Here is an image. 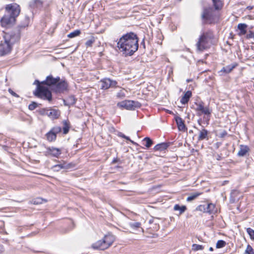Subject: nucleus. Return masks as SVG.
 I'll use <instances>...</instances> for the list:
<instances>
[{"mask_svg": "<svg viewBox=\"0 0 254 254\" xmlns=\"http://www.w3.org/2000/svg\"><path fill=\"white\" fill-rule=\"evenodd\" d=\"M117 47L125 57L131 56L138 48V38L133 32L124 34L117 42Z\"/></svg>", "mask_w": 254, "mask_h": 254, "instance_id": "f257e3e1", "label": "nucleus"}, {"mask_svg": "<svg viewBox=\"0 0 254 254\" xmlns=\"http://www.w3.org/2000/svg\"><path fill=\"white\" fill-rule=\"evenodd\" d=\"M20 12V7L17 3H12L6 5L5 13L0 20L1 26L9 28L13 25Z\"/></svg>", "mask_w": 254, "mask_h": 254, "instance_id": "f03ea898", "label": "nucleus"}, {"mask_svg": "<svg viewBox=\"0 0 254 254\" xmlns=\"http://www.w3.org/2000/svg\"><path fill=\"white\" fill-rule=\"evenodd\" d=\"M43 83L49 86L55 94H64L69 90L67 81L64 78H61L60 76L54 77L53 75L47 76Z\"/></svg>", "mask_w": 254, "mask_h": 254, "instance_id": "7ed1b4c3", "label": "nucleus"}, {"mask_svg": "<svg viewBox=\"0 0 254 254\" xmlns=\"http://www.w3.org/2000/svg\"><path fill=\"white\" fill-rule=\"evenodd\" d=\"M33 84L36 85V88L33 91V94L36 97L43 100L48 101L51 103L53 101L52 91L50 89V87L43 83L42 81H40L36 79Z\"/></svg>", "mask_w": 254, "mask_h": 254, "instance_id": "20e7f679", "label": "nucleus"}, {"mask_svg": "<svg viewBox=\"0 0 254 254\" xmlns=\"http://www.w3.org/2000/svg\"><path fill=\"white\" fill-rule=\"evenodd\" d=\"M214 37L213 32L211 30L202 32L196 44L197 50L200 52H203L209 48L210 41L214 39Z\"/></svg>", "mask_w": 254, "mask_h": 254, "instance_id": "39448f33", "label": "nucleus"}, {"mask_svg": "<svg viewBox=\"0 0 254 254\" xmlns=\"http://www.w3.org/2000/svg\"><path fill=\"white\" fill-rule=\"evenodd\" d=\"M200 17L203 24H213L218 19L213 8L210 6H202Z\"/></svg>", "mask_w": 254, "mask_h": 254, "instance_id": "423d86ee", "label": "nucleus"}, {"mask_svg": "<svg viewBox=\"0 0 254 254\" xmlns=\"http://www.w3.org/2000/svg\"><path fill=\"white\" fill-rule=\"evenodd\" d=\"M21 31L16 27L11 31L5 33L3 38L5 42H7L13 47L14 44L19 41Z\"/></svg>", "mask_w": 254, "mask_h": 254, "instance_id": "0eeeda50", "label": "nucleus"}, {"mask_svg": "<svg viewBox=\"0 0 254 254\" xmlns=\"http://www.w3.org/2000/svg\"><path fill=\"white\" fill-rule=\"evenodd\" d=\"M117 106L121 109L134 110L136 108H139L141 106V104L138 101L126 100L118 102Z\"/></svg>", "mask_w": 254, "mask_h": 254, "instance_id": "6e6552de", "label": "nucleus"}, {"mask_svg": "<svg viewBox=\"0 0 254 254\" xmlns=\"http://www.w3.org/2000/svg\"><path fill=\"white\" fill-rule=\"evenodd\" d=\"M41 116H47L52 120H56L59 118L61 116V111L58 109L52 108H41L37 111Z\"/></svg>", "mask_w": 254, "mask_h": 254, "instance_id": "1a4fd4ad", "label": "nucleus"}, {"mask_svg": "<svg viewBox=\"0 0 254 254\" xmlns=\"http://www.w3.org/2000/svg\"><path fill=\"white\" fill-rule=\"evenodd\" d=\"M99 83L100 88L102 90H107L110 88H117L119 87L117 81L112 80L109 78H104L101 79Z\"/></svg>", "mask_w": 254, "mask_h": 254, "instance_id": "9d476101", "label": "nucleus"}, {"mask_svg": "<svg viewBox=\"0 0 254 254\" xmlns=\"http://www.w3.org/2000/svg\"><path fill=\"white\" fill-rule=\"evenodd\" d=\"M61 131L62 128L60 127L55 126L53 127L45 135L47 140L49 142L56 141L57 134L61 132Z\"/></svg>", "mask_w": 254, "mask_h": 254, "instance_id": "9b49d317", "label": "nucleus"}, {"mask_svg": "<svg viewBox=\"0 0 254 254\" xmlns=\"http://www.w3.org/2000/svg\"><path fill=\"white\" fill-rule=\"evenodd\" d=\"M195 104L196 106L195 110L198 112V115L203 114L210 118L212 111L209 109L208 107H204V103L202 101H200L199 103H195Z\"/></svg>", "mask_w": 254, "mask_h": 254, "instance_id": "f8f14e48", "label": "nucleus"}, {"mask_svg": "<svg viewBox=\"0 0 254 254\" xmlns=\"http://www.w3.org/2000/svg\"><path fill=\"white\" fill-rule=\"evenodd\" d=\"M12 49L9 44L4 42L0 44V56H3L9 54Z\"/></svg>", "mask_w": 254, "mask_h": 254, "instance_id": "ddd939ff", "label": "nucleus"}, {"mask_svg": "<svg viewBox=\"0 0 254 254\" xmlns=\"http://www.w3.org/2000/svg\"><path fill=\"white\" fill-rule=\"evenodd\" d=\"M62 153L60 149L54 147H48L45 152L46 155H51L55 157H58Z\"/></svg>", "mask_w": 254, "mask_h": 254, "instance_id": "4468645a", "label": "nucleus"}, {"mask_svg": "<svg viewBox=\"0 0 254 254\" xmlns=\"http://www.w3.org/2000/svg\"><path fill=\"white\" fill-rule=\"evenodd\" d=\"M175 120L179 130L185 131L186 130H187V128L185 124V121L181 117L175 116Z\"/></svg>", "mask_w": 254, "mask_h": 254, "instance_id": "2eb2a0df", "label": "nucleus"}, {"mask_svg": "<svg viewBox=\"0 0 254 254\" xmlns=\"http://www.w3.org/2000/svg\"><path fill=\"white\" fill-rule=\"evenodd\" d=\"M199 134L197 138L198 141H201L203 140H208V131L205 129L203 126L201 129H198Z\"/></svg>", "mask_w": 254, "mask_h": 254, "instance_id": "dca6fc26", "label": "nucleus"}, {"mask_svg": "<svg viewBox=\"0 0 254 254\" xmlns=\"http://www.w3.org/2000/svg\"><path fill=\"white\" fill-rule=\"evenodd\" d=\"M92 247L95 250H104L107 249L106 244L103 239L99 240L92 245Z\"/></svg>", "mask_w": 254, "mask_h": 254, "instance_id": "f3484780", "label": "nucleus"}, {"mask_svg": "<svg viewBox=\"0 0 254 254\" xmlns=\"http://www.w3.org/2000/svg\"><path fill=\"white\" fill-rule=\"evenodd\" d=\"M170 142H162L156 145L153 149L154 151H162L166 150L169 146Z\"/></svg>", "mask_w": 254, "mask_h": 254, "instance_id": "a211bd4d", "label": "nucleus"}, {"mask_svg": "<svg viewBox=\"0 0 254 254\" xmlns=\"http://www.w3.org/2000/svg\"><path fill=\"white\" fill-rule=\"evenodd\" d=\"M250 148L247 145H240V150L237 153V155L239 157L245 156L250 151Z\"/></svg>", "mask_w": 254, "mask_h": 254, "instance_id": "6ab92c4d", "label": "nucleus"}, {"mask_svg": "<svg viewBox=\"0 0 254 254\" xmlns=\"http://www.w3.org/2000/svg\"><path fill=\"white\" fill-rule=\"evenodd\" d=\"M29 22V17L28 15H25L21 23L20 24H19L16 27V28H18L20 31H21L22 29H24L25 27L28 26Z\"/></svg>", "mask_w": 254, "mask_h": 254, "instance_id": "aec40b11", "label": "nucleus"}, {"mask_svg": "<svg viewBox=\"0 0 254 254\" xmlns=\"http://www.w3.org/2000/svg\"><path fill=\"white\" fill-rule=\"evenodd\" d=\"M248 25L245 23H239L238 24L237 27L239 31L238 35L240 36L244 35L247 33V28Z\"/></svg>", "mask_w": 254, "mask_h": 254, "instance_id": "412c9836", "label": "nucleus"}, {"mask_svg": "<svg viewBox=\"0 0 254 254\" xmlns=\"http://www.w3.org/2000/svg\"><path fill=\"white\" fill-rule=\"evenodd\" d=\"M191 95L192 93L190 91L188 90L187 92H186L180 100L181 103L182 104H187Z\"/></svg>", "mask_w": 254, "mask_h": 254, "instance_id": "4be33fe9", "label": "nucleus"}, {"mask_svg": "<svg viewBox=\"0 0 254 254\" xmlns=\"http://www.w3.org/2000/svg\"><path fill=\"white\" fill-rule=\"evenodd\" d=\"M103 240L106 244V246L108 249L114 242V237L112 235H107L104 236Z\"/></svg>", "mask_w": 254, "mask_h": 254, "instance_id": "5701e85b", "label": "nucleus"}, {"mask_svg": "<svg viewBox=\"0 0 254 254\" xmlns=\"http://www.w3.org/2000/svg\"><path fill=\"white\" fill-rule=\"evenodd\" d=\"M206 205V212L209 214H215L216 212L215 205L212 203H207Z\"/></svg>", "mask_w": 254, "mask_h": 254, "instance_id": "b1692460", "label": "nucleus"}, {"mask_svg": "<svg viewBox=\"0 0 254 254\" xmlns=\"http://www.w3.org/2000/svg\"><path fill=\"white\" fill-rule=\"evenodd\" d=\"M238 66V64L234 63L228 65L223 67L221 70L220 72H223L225 73H229L231 72L234 68Z\"/></svg>", "mask_w": 254, "mask_h": 254, "instance_id": "393cba45", "label": "nucleus"}, {"mask_svg": "<svg viewBox=\"0 0 254 254\" xmlns=\"http://www.w3.org/2000/svg\"><path fill=\"white\" fill-rule=\"evenodd\" d=\"M214 8L216 10H221L223 6V3L221 0H212Z\"/></svg>", "mask_w": 254, "mask_h": 254, "instance_id": "a878e982", "label": "nucleus"}, {"mask_svg": "<svg viewBox=\"0 0 254 254\" xmlns=\"http://www.w3.org/2000/svg\"><path fill=\"white\" fill-rule=\"evenodd\" d=\"M43 2L42 0H32L29 5L32 8H38L42 7Z\"/></svg>", "mask_w": 254, "mask_h": 254, "instance_id": "bb28decb", "label": "nucleus"}, {"mask_svg": "<svg viewBox=\"0 0 254 254\" xmlns=\"http://www.w3.org/2000/svg\"><path fill=\"white\" fill-rule=\"evenodd\" d=\"M63 124L64 125L63 127V133L64 134H66L69 130L70 127V123L68 120H64L63 121Z\"/></svg>", "mask_w": 254, "mask_h": 254, "instance_id": "cd10ccee", "label": "nucleus"}, {"mask_svg": "<svg viewBox=\"0 0 254 254\" xmlns=\"http://www.w3.org/2000/svg\"><path fill=\"white\" fill-rule=\"evenodd\" d=\"M187 209V206L185 205L180 206L179 204H176L174 206V210L179 211V215H181L184 213Z\"/></svg>", "mask_w": 254, "mask_h": 254, "instance_id": "c85d7f7f", "label": "nucleus"}, {"mask_svg": "<svg viewBox=\"0 0 254 254\" xmlns=\"http://www.w3.org/2000/svg\"><path fill=\"white\" fill-rule=\"evenodd\" d=\"M68 103L66 104V106L70 107L71 106H73L75 104L77 99L75 97L74 95H70L67 98Z\"/></svg>", "mask_w": 254, "mask_h": 254, "instance_id": "c756f323", "label": "nucleus"}, {"mask_svg": "<svg viewBox=\"0 0 254 254\" xmlns=\"http://www.w3.org/2000/svg\"><path fill=\"white\" fill-rule=\"evenodd\" d=\"M142 141L144 142L143 144L146 148H150L153 144V140L149 137L144 138Z\"/></svg>", "mask_w": 254, "mask_h": 254, "instance_id": "7c9ffc66", "label": "nucleus"}, {"mask_svg": "<svg viewBox=\"0 0 254 254\" xmlns=\"http://www.w3.org/2000/svg\"><path fill=\"white\" fill-rule=\"evenodd\" d=\"M202 193L201 192H195L190 194L187 198V201H191L192 200L196 198L198 196L201 195Z\"/></svg>", "mask_w": 254, "mask_h": 254, "instance_id": "2f4dec72", "label": "nucleus"}, {"mask_svg": "<svg viewBox=\"0 0 254 254\" xmlns=\"http://www.w3.org/2000/svg\"><path fill=\"white\" fill-rule=\"evenodd\" d=\"M206 247V245H200L194 244L192 245V250L193 251H198V250H202Z\"/></svg>", "mask_w": 254, "mask_h": 254, "instance_id": "473e14b6", "label": "nucleus"}, {"mask_svg": "<svg viewBox=\"0 0 254 254\" xmlns=\"http://www.w3.org/2000/svg\"><path fill=\"white\" fill-rule=\"evenodd\" d=\"M81 33V31L80 30H76L70 33L68 35L67 37L70 38L75 37L78 35H80Z\"/></svg>", "mask_w": 254, "mask_h": 254, "instance_id": "72a5a7b5", "label": "nucleus"}, {"mask_svg": "<svg viewBox=\"0 0 254 254\" xmlns=\"http://www.w3.org/2000/svg\"><path fill=\"white\" fill-rule=\"evenodd\" d=\"M238 193V191L236 190H233L230 194V202L234 203L235 201V197L236 195Z\"/></svg>", "mask_w": 254, "mask_h": 254, "instance_id": "f704fd0d", "label": "nucleus"}, {"mask_svg": "<svg viewBox=\"0 0 254 254\" xmlns=\"http://www.w3.org/2000/svg\"><path fill=\"white\" fill-rule=\"evenodd\" d=\"M226 245L225 241L222 240H218L216 245V248L217 249H220L224 247Z\"/></svg>", "mask_w": 254, "mask_h": 254, "instance_id": "c9c22d12", "label": "nucleus"}, {"mask_svg": "<svg viewBox=\"0 0 254 254\" xmlns=\"http://www.w3.org/2000/svg\"><path fill=\"white\" fill-rule=\"evenodd\" d=\"M95 39L93 36H92L90 39L88 40L85 43V46L87 47H91L92 46V44L95 42Z\"/></svg>", "mask_w": 254, "mask_h": 254, "instance_id": "e433bc0d", "label": "nucleus"}, {"mask_svg": "<svg viewBox=\"0 0 254 254\" xmlns=\"http://www.w3.org/2000/svg\"><path fill=\"white\" fill-rule=\"evenodd\" d=\"M246 231L249 234L250 239L252 241H254V230L251 228H247Z\"/></svg>", "mask_w": 254, "mask_h": 254, "instance_id": "4c0bfd02", "label": "nucleus"}, {"mask_svg": "<svg viewBox=\"0 0 254 254\" xmlns=\"http://www.w3.org/2000/svg\"><path fill=\"white\" fill-rule=\"evenodd\" d=\"M63 163L55 165L52 167V169L56 172H58L62 169H64Z\"/></svg>", "mask_w": 254, "mask_h": 254, "instance_id": "58836bf2", "label": "nucleus"}, {"mask_svg": "<svg viewBox=\"0 0 254 254\" xmlns=\"http://www.w3.org/2000/svg\"><path fill=\"white\" fill-rule=\"evenodd\" d=\"M244 254H254V250L249 244L247 245Z\"/></svg>", "mask_w": 254, "mask_h": 254, "instance_id": "ea45409f", "label": "nucleus"}, {"mask_svg": "<svg viewBox=\"0 0 254 254\" xmlns=\"http://www.w3.org/2000/svg\"><path fill=\"white\" fill-rule=\"evenodd\" d=\"M206 205L205 204H200L198 205L196 208V210L197 211H200L201 212H202L203 213H206Z\"/></svg>", "mask_w": 254, "mask_h": 254, "instance_id": "a19ab883", "label": "nucleus"}, {"mask_svg": "<svg viewBox=\"0 0 254 254\" xmlns=\"http://www.w3.org/2000/svg\"><path fill=\"white\" fill-rule=\"evenodd\" d=\"M43 199L40 197L36 198L32 200V203L33 204H40L42 203Z\"/></svg>", "mask_w": 254, "mask_h": 254, "instance_id": "79ce46f5", "label": "nucleus"}, {"mask_svg": "<svg viewBox=\"0 0 254 254\" xmlns=\"http://www.w3.org/2000/svg\"><path fill=\"white\" fill-rule=\"evenodd\" d=\"M129 226L134 229L138 228L141 226V223L138 222H131L129 223Z\"/></svg>", "mask_w": 254, "mask_h": 254, "instance_id": "37998d69", "label": "nucleus"}, {"mask_svg": "<svg viewBox=\"0 0 254 254\" xmlns=\"http://www.w3.org/2000/svg\"><path fill=\"white\" fill-rule=\"evenodd\" d=\"M64 169H70L75 167V165L73 163H67L66 162H63Z\"/></svg>", "mask_w": 254, "mask_h": 254, "instance_id": "c03bdc74", "label": "nucleus"}, {"mask_svg": "<svg viewBox=\"0 0 254 254\" xmlns=\"http://www.w3.org/2000/svg\"><path fill=\"white\" fill-rule=\"evenodd\" d=\"M38 106V104L36 102H32L31 104H30L28 106V109L31 110H34Z\"/></svg>", "mask_w": 254, "mask_h": 254, "instance_id": "a18cd8bd", "label": "nucleus"}, {"mask_svg": "<svg viewBox=\"0 0 254 254\" xmlns=\"http://www.w3.org/2000/svg\"><path fill=\"white\" fill-rule=\"evenodd\" d=\"M246 38L247 39L254 38V32L252 31H250L249 33L247 35Z\"/></svg>", "mask_w": 254, "mask_h": 254, "instance_id": "49530a36", "label": "nucleus"}, {"mask_svg": "<svg viewBox=\"0 0 254 254\" xmlns=\"http://www.w3.org/2000/svg\"><path fill=\"white\" fill-rule=\"evenodd\" d=\"M8 91L9 93L13 96L16 97V98H18L19 97V96L17 93L14 92L11 89L9 88Z\"/></svg>", "mask_w": 254, "mask_h": 254, "instance_id": "de8ad7c7", "label": "nucleus"}, {"mask_svg": "<svg viewBox=\"0 0 254 254\" xmlns=\"http://www.w3.org/2000/svg\"><path fill=\"white\" fill-rule=\"evenodd\" d=\"M118 135L121 137H122L123 138L127 139V140H130V138L128 136L125 135L122 132H119Z\"/></svg>", "mask_w": 254, "mask_h": 254, "instance_id": "09e8293b", "label": "nucleus"}, {"mask_svg": "<svg viewBox=\"0 0 254 254\" xmlns=\"http://www.w3.org/2000/svg\"><path fill=\"white\" fill-rule=\"evenodd\" d=\"M227 134V132L226 130L222 131L219 135V136L221 138L224 137Z\"/></svg>", "mask_w": 254, "mask_h": 254, "instance_id": "8fccbe9b", "label": "nucleus"}, {"mask_svg": "<svg viewBox=\"0 0 254 254\" xmlns=\"http://www.w3.org/2000/svg\"><path fill=\"white\" fill-rule=\"evenodd\" d=\"M117 96L118 97H125V95L123 92L120 91V92L118 93Z\"/></svg>", "mask_w": 254, "mask_h": 254, "instance_id": "3c124183", "label": "nucleus"}, {"mask_svg": "<svg viewBox=\"0 0 254 254\" xmlns=\"http://www.w3.org/2000/svg\"><path fill=\"white\" fill-rule=\"evenodd\" d=\"M216 159L217 160H221L222 159V154H217L216 156Z\"/></svg>", "mask_w": 254, "mask_h": 254, "instance_id": "603ef678", "label": "nucleus"}, {"mask_svg": "<svg viewBox=\"0 0 254 254\" xmlns=\"http://www.w3.org/2000/svg\"><path fill=\"white\" fill-rule=\"evenodd\" d=\"M129 141H130L133 144L136 145V146H139V147H141L138 143L134 142L133 141L131 140L130 139V140H129Z\"/></svg>", "mask_w": 254, "mask_h": 254, "instance_id": "864d4df0", "label": "nucleus"}, {"mask_svg": "<svg viewBox=\"0 0 254 254\" xmlns=\"http://www.w3.org/2000/svg\"><path fill=\"white\" fill-rule=\"evenodd\" d=\"M129 141H130L133 144L136 145V146H139V147H141L138 143L134 142L133 141L131 140L130 139V140H129Z\"/></svg>", "mask_w": 254, "mask_h": 254, "instance_id": "5fc2aeb1", "label": "nucleus"}, {"mask_svg": "<svg viewBox=\"0 0 254 254\" xmlns=\"http://www.w3.org/2000/svg\"><path fill=\"white\" fill-rule=\"evenodd\" d=\"M140 45H141V46H143L144 49L145 48V42H144V39H143L142 40V42H141Z\"/></svg>", "mask_w": 254, "mask_h": 254, "instance_id": "6e6d98bb", "label": "nucleus"}, {"mask_svg": "<svg viewBox=\"0 0 254 254\" xmlns=\"http://www.w3.org/2000/svg\"><path fill=\"white\" fill-rule=\"evenodd\" d=\"M119 160V159H118L117 158H114L113 161H112V163L113 164H114V163H117L118 161Z\"/></svg>", "mask_w": 254, "mask_h": 254, "instance_id": "4d7b16f0", "label": "nucleus"}, {"mask_svg": "<svg viewBox=\"0 0 254 254\" xmlns=\"http://www.w3.org/2000/svg\"><path fill=\"white\" fill-rule=\"evenodd\" d=\"M4 251V248L3 246L0 245V253Z\"/></svg>", "mask_w": 254, "mask_h": 254, "instance_id": "13d9d810", "label": "nucleus"}, {"mask_svg": "<svg viewBox=\"0 0 254 254\" xmlns=\"http://www.w3.org/2000/svg\"><path fill=\"white\" fill-rule=\"evenodd\" d=\"M67 99H63V103H64V106H66V104H67L68 103L67 102Z\"/></svg>", "mask_w": 254, "mask_h": 254, "instance_id": "bf43d9fd", "label": "nucleus"}, {"mask_svg": "<svg viewBox=\"0 0 254 254\" xmlns=\"http://www.w3.org/2000/svg\"><path fill=\"white\" fill-rule=\"evenodd\" d=\"M247 9H249V10H251L253 8V6H248L247 7Z\"/></svg>", "mask_w": 254, "mask_h": 254, "instance_id": "052dcab7", "label": "nucleus"}, {"mask_svg": "<svg viewBox=\"0 0 254 254\" xmlns=\"http://www.w3.org/2000/svg\"><path fill=\"white\" fill-rule=\"evenodd\" d=\"M209 250L210 251H213V248L212 247H210V248H209Z\"/></svg>", "mask_w": 254, "mask_h": 254, "instance_id": "680f3d73", "label": "nucleus"}, {"mask_svg": "<svg viewBox=\"0 0 254 254\" xmlns=\"http://www.w3.org/2000/svg\"><path fill=\"white\" fill-rule=\"evenodd\" d=\"M198 123L199 125H201V120H198Z\"/></svg>", "mask_w": 254, "mask_h": 254, "instance_id": "e2e57ef3", "label": "nucleus"}, {"mask_svg": "<svg viewBox=\"0 0 254 254\" xmlns=\"http://www.w3.org/2000/svg\"><path fill=\"white\" fill-rule=\"evenodd\" d=\"M190 79H188V80H187V82H190Z\"/></svg>", "mask_w": 254, "mask_h": 254, "instance_id": "0e129e2a", "label": "nucleus"}, {"mask_svg": "<svg viewBox=\"0 0 254 254\" xmlns=\"http://www.w3.org/2000/svg\"><path fill=\"white\" fill-rule=\"evenodd\" d=\"M192 132V130H190V133Z\"/></svg>", "mask_w": 254, "mask_h": 254, "instance_id": "69168bd1", "label": "nucleus"}, {"mask_svg": "<svg viewBox=\"0 0 254 254\" xmlns=\"http://www.w3.org/2000/svg\"><path fill=\"white\" fill-rule=\"evenodd\" d=\"M169 113H170V114H172V113H172V111H170V112H169Z\"/></svg>", "mask_w": 254, "mask_h": 254, "instance_id": "338daca9", "label": "nucleus"}]
</instances>
